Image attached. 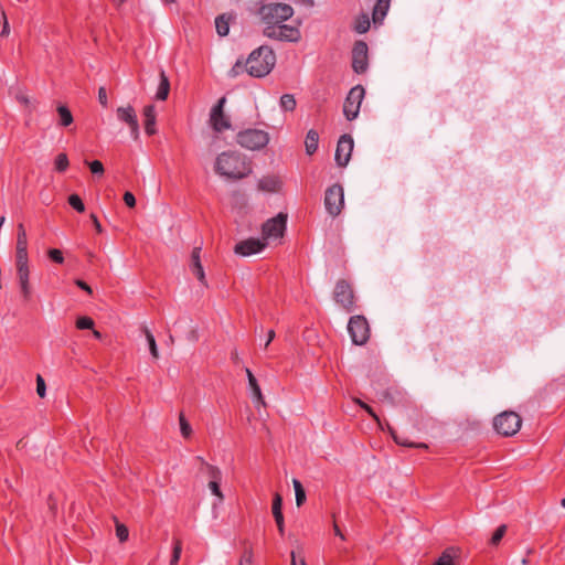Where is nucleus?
<instances>
[{"label": "nucleus", "instance_id": "obj_5", "mask_svg": "<svg viewBox=\"0 0 565 565\" xmlns=\"http://www.w3.org/2000/svg\"><path fill=\"white\" fill-rule=\"evenodd\" d=\"M333 300L347 312L355 310V295L352 285L345 279H339L333 289Z\"/></svg>", "mask_w": 565, "mask_h": 565}, {"label": "nucleus", "instance_id": "obj_49", "mask_svg": "<svg viewBox=\"0 0 565 565\" xmlns=\"http://www.w3.org/2000/svg\"><path fill=\"white\" fill-rule=\"evenodd\" d=\"M45 391H46V386H45L44 379L39 374L36 376V393L41 398H43L45 396Z\"/></svg>", "mask_w": 565, "mask_h": 565}, {"label": "nucleus", "instance_id": "obj_33", "mask_svg": "<svg viewBox=\"0 0 565 565\" xmlns=\"http://www.w3.org/2000/svg\"><path fill=\"white\" fill-rule=\"evenodd\" d=\"M179 423H180V430L184 438H190L192 435V427L186 420L183 413H180L179 415Z\"/></svg>", "mask_w": 565, "mask_h": 565}, {"label": "nucleus", "instance_id": "obj_62", "mask_svg": "<svg viewBox=\"0 0 565 565\" xmlns=\"http://www.w3.org/2000/svg\"><path fill=\"white\" fill-rule=\"evenodd\" d=\"M17 99H18L20 103L29 104V98H28L25 95H18V96H17Z\"/></svg>", "mask_w": 565, "mask_h": 565}, {"label": "nucleus", "instance_id": "obj_9", "mask_svg": "<svg viewBox=\"0 0 565 565\" xmlns=\"http://www.w3.org/2000/svg\"><path fill=\"white\" fill-rule=\"evenodd\" d=\"M365 89L362 85L352 87L343 104V114L349 121L354 120L360 111Z\"/></svg>", "mask_w": 565, "mask_h": 565}, {"label": "nucleus", "instance_id": "obj_15", "mask_svg": "<svg viewBox=\"0 0 565 565\" xmlns=\"http://www.w3.org/2000/svg\"><path fill=\"white\" fill-rule=\"evenodd\" d=\"M117 117L126 122L130 128V134L135 140L139 138V122L132 106L117 108Z\"/></svg>", "mask_w": 565, "mask_h": 565}, {"label": "nucleus", "instance_id": "obj_22", "mask_svg": "<svg viewBox=\"0 0 565 565\" xmlns=\"http://www.w3.org/2000/svg\"><path fill=\"white\" fill-rule=\"evenodd\" d=\"M170 92V82L168 76L166 75L164 71H160V83L158 86V90L156 93V99L157 100H166L169 96Z\"/></svg>", "mask_w": 565, "mask_h": 565}, {"label": "nucleus", "instance_id": "obj_32", "mask_svg": "<svg viewBox=\"0 0 565 565\" xmlns=\"http://www.w3.org/2000/svg\"><path fill=\"white\" fill-rule=\"evenodd\" d=\"M182 553V542L179 539H174L172 555L170 559V565H178Z\"/></svg>", "mask_w": 565, "mask_h": 565}, {"label": "nucleus", "instance_id": "obj_43", "mask_svg": "<svg viewBox=\"0 0 565 565\" xmlns=\"http://www.w3.org/2000/svg\"><path fill=\"white\" fill-rule=\"evenodd\" d=\"M116 535L120 542H126L128 540V529L126 525L121 523H116Z\"/></svg>", "mask_w": 565, "mask_h": 565}, {"label": "nucleus", "instance_id": "obj_1", "mask_svg": "<svg viewBox=\"0 0 565 565\" xmlns=\"http://www.w3.org/2000/svg\"><path fill=\"white\" fill-rule=\"evenodd\" d=\"M214 170L217 174L232 180H241L252 173L246 156L238 151L220 153L216 157Z\"/></svg>", "mask_w": 565, "mask_h": 565}, {"label": "nucleus", "instance_id": "obj_44", "mask_svg": "<svg viewBox=\"0 0 565 565\" xmlns=\"http://www.w3.org/2000/svg\"><path fill=\"white\" fill-rule=\"evenodd\" d=\"M47 256L52 262L56 264H63L64 262L63 253L57 248L49 249Z\"/></svg>", "mask_w": 565, "mask_h": 565}, {"label": "nucleus", "instance_id": "obj_57", "mask_svg": "<svg viewBox=\"0 0 565 565\" xmlns=\"http://www.w3.org/2000/svg\"><path fill=\"white\" fill-rule=\"evenodd\" d=\"M333 530H334V534L339 537H341L342 540H344V534L342 533L341 529L339 527L338 523L334 521L333 523Z\"/></svg>", "mask_w": 565, "mask_h": 565}, {"label": "nucleus", "instance_id": "obj_64", "mask_svg": "<svg viewBox=\"0 0 565 565\" xmlns=\"http://www.w3.org/2000/svg\"><path fill=\"white\" fill-rule=\"evenodd\" d=\"M290 565H297L295 552H291V564Z\"/></svg>", "mask_w": 565, "mask_h": 565}, {"label": "nucleus", "instance_id": "obj_45", "mask_svg": "<svg viewBox=\"0 0 565 565\" xmlns=\"http://www.w3.org/2000/svg\"><path fill=\"white\" fill-rule=\"evenodd\" d=\"M246 71L245 62L243 60H237L236 63L233 65L232 70L230 71V75L232 77H236L239 74L243 73V71Z\"/></svg>", "mask_w": 565, "mask_h": 565}, {"label": "nucleus", "instance_id": "obj_31", "mask_svg": "<svg viewBox=\"0 0 565 565\" xmlns=\"http://www.w3.org/2000/svg\"><path fill=\"white\" fill-rule=\"evenodd\" d=\"M15 248H28L26 232L22 223L18 224L17 227V244Z\"/></svg>", "mask_w": 565, "mask_h": 565}, {"label": "nucleus", "instance_id": "obj_30", "mask_svg": "<svg viewBox=\"0 0 565 565\" xmlns=\"http://www.w3.org/2000/svg\"><path fill=\"white\" fill-rule=\"evenodd\" d=\"M142 331H143L147 342L149 344L150 354L152 355L153 359H158L159 351H158V347H157L156 339H154L153 334L147 327H143Z\"/></svg>", "mask_w": 565, "mask_h": 565}, {"label": "nucleus", "instance_id": "obj_13", "mask_svg": "<svg viewBox=\"0 0 565 565\" xmlns=\"http://www.w3.org/2000/svg\"><path fill=\"white\" fill-rule=\"evenodd\" d=\"M354 141L351 135H342L335 149V162L339 167H347L351 159Z\"/></svg>", "mask_w": 565, "mask_h": 565}, {"label": "nucleus", "instance_id": "obj_41", "mask_svg": "<svg viewBox=\"0 0 565 565\" xmlns=\"http://www.w3.org/2000/svg\"><path fill=\"white\" fill-rule=\"evenodd\" d=\"M507 532V526L505 525H500L492 534L491 539H490V543L492 545H498L500 543V541L502 540V537L504 536Z\"/></svg>", "mask_w": 565, "mask_h": 565}, {"label": "nucleus", "instance_id": "obj_60", "mask_svg": "<svg viewBox=\"0 0 565 565\" xmlns=\"http://www.w3.org/2000/svg\"><path fill=\"white\" fill-rule=\"evenodd\" d=\"M195 460L200 463V470L203 471V469L209 465L203 457L198 456Z\"/></svg>", "mask_w": 565, "mask_h": 565}, {"label": "nucleus", "instance_id": "obj_3", "mask_svg": "<svg viewBox=\"0 0 565 565\" xmlns=\"http://www.w3.org/2000/svg\"><path fill=\"white\" fill-rule=\"evenodd\" d=\"M269 134L262 129L248 128L236 135V142L245 149L255 151L265 148L269 142Z\"/></svg>", "mask_w": 565, "mask_h": 565}, {"label": "nucleus", "instance_id": "obj_37", "mask_svg": "<svg viewBox=\"0 0 565 565\" xmlns=\"http://www.w3.org/2000/svg\"><path fill=\"white\" fill-rule=\"evenodd\" d=\"M370 29V20L366 14H363L361 18L356 20V23L354 25V30L362 34L365 33Z\"/></svg>", "mask_w": 565, "mask_h": 565}, {"label": "nucleus", "instance_id": "obj_7", "mask_svg": "<svg viewBox=\"0 0 565 565\" xmlns=\"http://www.w3.org/2000/svg\"><path fill=\"white\" fill-rule=\"evenodd\" d=\"M348 331L355 345H363L370 339V326L362 315L352 316L348 322Z\"/></svg>", "mask_w": 565, "mask_h": 565}, {"label": "nucleus", "instance_id": "obj_21", "mask_svg": "<svg viewBox=\"0 0 565 565\" xmlns=\"http://www.w3.org/2000/svg\"><path fill=\"white\" fill-rule=\"evenodd\" d=\"M391 0H377L373 9V21L374 23H381L390 8Z\"/></svg>", "mask_w": 565, "mask_h": 565}, {"label": "nucleus", "instance_id": "obj_42", "mask_svg": "<svg viewBox=\"0 0 565 565\" xmlns=\"http://www.w3.org/2000/svg\"><path fill=\"white\" fill-rule=\"evenodd\" d=\"M29 264L28 248H15V265Z\"/></svg>", "mask_w": 565, "mask_h": 565}, {"label": "nucleus", "instance_id": "obj_58", "mask_svg": "<svg viewBox=\"0 0 565 565\" xmlns=\"http://www.w3.org/2000/svg\"><path fill=\"white\" fill-rule=\"evenodd\" d=\"M231 360L235 363V364H239L241 362V358L238 355V352L237 350H233L232 353H231Z\"/></svg>", "mask_w": 565, "mask_h": 565}, {"label": "nucleus", "instance_id": "obj_11", "mask_svg": "<svg viewBox=\"0 0 565 565\" xmlns=\"http://www.w3.org/2000/svg\"><path fill=\"white\" fill-rule=\"evenodd\" d=\"M225 102L226 98L221 97L211 109L210 124L216 132H222L232 127L230 118L224 114Z\"/></svg>", "mask_w": 565, "mask_h": 565}, {"label": "nucleus", "instance_id": "obj_53", "mask_svg": "<svg viewBox=\"0 0 565 565\" xmlns=\"http://www.w3.org/2000/svg\"><path fill=\"white\" fill-rule=\"evenodd\" d=\"M143 117H145V118L156 117V109H154V106H153V105H147V106L143 108Z\"/></svg>", "mask_w": 565, "mask_h": 565}, {"label": "nucleus", "instance_id": "obj_51", "mask_svg": "<svg viewBox=\"0 0 565 565\" xmlns=\"http://www.w3.org/2000/svg\"><path fill=\"white\" fill-rule=\"evenodd\" d=\"M98 102L103 107H107L108 105L107 92L106 88L103 86L98 89Z\"/></svg>", "mask_w": 565, "mask_h": 565}, {"label": "nucleus", "instance_id": "obj_20", "mask_svg": "<svg viewBox=\"0 0 565 565\" xmlns=\"http://www.w3.org/2000/svg\"><path fill=\"white\" fill-rule=\"evenodd\" d=\"M459 550L456 547L446 548L434 565H456L455 559L459 556Z\"/></svg>", "mask_w": 565, "mask_h": 565}, {"label": "nucleus", "instance_id": "obj_27", "mask_svg": "<svg viewBox=\"0 0 565 565\" xmlns=\"http://www.w3.org/2000/svg\"><path fill=\"white\" fill-rule=\"evenodd\" d=\"M279 106L284 111H294L297 107L295 96L292 94H284L280 97Z\"/></svg>", "mask_w": 565, "mask_h": 565}, {"label": "nucleus", "instance_id": "obj_63", "mask_svg": "<svg viewBox=\"0 0 565 565\" xmlns=\"http://www.w3.org/2000/svg\"><path fill=\"white\" fill-rule=\"evenodd\" d=\"M93 334L96 339H102V333L97 330H93Z\"/></svg>", "mask_w": 565, "mask_h": 565}, {"label": "nucleus", "instance_id": "obj_17", "mask_svg": "<svg viewBox=\"0 0 565 565\" xmlns=\"http://www.w3.org/2000/svg\"><path fill=\"white\" fill-rule=\"evenodd\" d=\"M17 278L20 286L21 295L25 301L31 298L30 268L29 264L15 265Z\"/></svg>", "mask_w": 565, "mask_h": 565}, {"label": "nucleus", "instance_id": "obj_10", "mask_svg": "<svg viewBox=\"0 0 565 565\" xmlns=\"http://www.w3.org/2000/svg\"><path fill=\"white\" fill-rule=\"evenodd\" d=\"M287 218L288 215L280 212L275 217L267 220L262 226L263 241L282 237L287 226Z\"/></svg>", "mask_w": 565, "mask_h": 565}, {"label": "nucleus", "instance_id": "obj_19", "mask_svg": "<svg viewBox=\"0 0 565 565\" xmlns=\"http://www.w3.org/2000/svg\"><path fill=\"white\" fill-rule=\"evenodd\" d=\"M245 372H246V375L248 379V384L253 392L254 397L256 398L258 404L265 406L266 403H265L264 396L262 394V391H260V387L258 385L256 377L254 376L253 372L248 367L245 369Z\"/></svg>", "mask_w": 565, "mask_h": 565}, {"label": "nucleus", "instance_id": "obj_35", "mask_svg": "<svg viewBox=\"0 0 565 565\" xmlns=\"http://www.w3.org/2000/svg\"><path fill=\"white\" fill-rule=\"evenodd\" d=\"M282 498L279 493H275L273 499L271 511L274 518H280L282 515Z\"/></svg>", "mask_w": 565, "mask_h": 565}, {"label": "nucleus", "instance_id": "obj_23", "mask_svg": "<svg viewBox=\"0 0 565 565\" xmlns=\"http://www.w3.org/2000/svg\"><path fill=\"white\" fill-rule=\"evenodd\" d=\"M318 145H319V135L316 130L310 129L307 132L306 140H305L306 153L308 156H312L317 151Z\"/></svg>", "mask_w": 565, "mask_h": 565}, {"label": "nucleus", "instance_id": "obj_12", "mask_svg": "<svg viewBox=\"0 0 565 565\" xmlns=\"http://www.w3.org/2000/svg\"><path fill=\"white\" fill-rule=\"evenodd\" d=\"M367 44L364 41H356L352 49V68L356 74H363L369 66Z\"/></svg>", "mask_w": 565, "mask_h": 565}, {"label": "nucleus", "instance_id": "obj_38", "mask_svg": "<svg viewBox=\"0 0 565 565\" xmlns=\"http://www.w3.org/2000/svg\"><path fill=\"white\" fill-rule=\"evenodd\" d=\"M203 471L206 472V475L210 478V481H221V479H222L221 470L213 465H206V467L203 469Z\"/></svg>", "mask_w": 565, "mask_h": 565}, {"label": "nucleus", "instance_id": "obj_54", "mask_svg": "<svg viewBox=\"0 0 565 565\" xmlns=\"http://www.w3.org/2000/svg\"><path fill=\"white\" fill-rule=\"evenodd\" d=\"M274 519L276 521L279 534L284 535V533H285L284 515H281L280 518H274Z\"/></svg>", "mask_w": 565, "mask_h": 565}, {"label": "nucleus", "instance_id": "obj_16", "mask_svg": "<svg viewBox=\"0 0 565 565\" xmlns=\"http://www.w3.org/2000/svg\"><path fill=\"white\" fill-rule=\"evenodd\" d=\"M266 247V243L259 238H247L237 243L234 247L235 254L242 256H250L262 252Z\"/></svg>", "mask_w": 565, "mask_h": 565}, {"label": "nucleus", "instance_id": "obj_48", "mask_svg": "<svg viewBox=\"0 0 565 565\" xmlns=\"http://www.w3.org/2000/svg\"><path fill=\"white\" fill-rule=\"evenodd\" d=\"M90 171L93 174H103L104 173V166L99 160H94L92 162H87Z\"/></svg>", "mask_w": 565, "mask_h": 565}, {"label": "nucleus", "instance_id": "obj_26", "mask_svg": "<svg viewBox=\"0 0 565 565\" xmlns=\"http://www.w3.org/2000/svg\"><path fill=\"white\" fill-rule=\"evenodd\" d=\"M216 32L220 36H225L230 31V18L221 14L215 19Z\"/></svg>", "mask_w": 565, "mask_h": 565}, {"label": "nucleus", "instance_id": "obj_46", "mask_svg": "<svg viewBox=\"0 0 565 565\" xmlns=\"http://www.w3.org/2000/svg\"><path fill=\"white\" fill-rule=\"evenodd\" d=\"M145 131L148 136L156 134V117L145 118Z\"/></svg>", "mask_w": 565, "mask_h": 565}, {"label": "nucleus", "instance_id": "obj_6", "mask_svg": "<svg viewBox=\"0 0 565 565\" xmlns=\"http://www.w3.org/2000/svg\"><path fill=\"white\" fill-rule=\"evenodd\" d=\"M522 419L514 412H503L494 417L493 426L502 436H513L521 428Z\"/></svg>", "mask_w": 565, "mask_h": 565}, {"label": "nucleus", "instance_id": "obj_52", "mask_svg": "<svg viewBox=\"0 0 565 565\" xmlns=\"http://www.w3.org/2000/svg\"><path fill=\"white\" fill-rule=\"evenodd\" d=\"M75 285L81 288L82 290L86 291L88 295H92L93 294V290L90 288L89 285H87L84 280L82 279H76L75 280Z\"/></svg>", "mask_w": 565, "mask_h": 565}, {"label": "nucleus", "instance_id": "obj_47", "mask_svg": "<svg viewBox=\"0 0 565 565\" xmlns=\"http://www.w3.org/2000/svg\"><path fill=\"white\" fill-rule=\"evenodd\" d=\"M220 482L221 481H210L209 482V488H210L211 492L214 495H216L218 498L220 502H221V501H223L224 497H223V493H222L221 488H220Z\"/></svg>", "mask_w": 565, "mask_h": 565}, {"label": "nucleus", "instance_id": "obj_18", "mask_svg": "<svg viewBox=\"0 0 565 565\" xmlns=\"http://www.w3.org/2000/svg\"><path fill=\"white\" fill-rule=\"evenodd\" d=\"M190 269L193 273V275L196 276V278L199 279V281L202 285L207 286L204 269L201 264V247L200 246L194 247L191 253Z\"/></svg>", "mask_w": 565, "mask_h": 565}, {"label": "nucleus", "instance_id": "obj_50", "mask_svg": "<svg viewBox=\"0 0 565 565\" xmlns=\"http://www.w3.org/2000/svg\"><path fill=\"white\" fill-rule=\"evenodd\" d=\"M124 202L130 209L136 206V198H135V195L130 191H126L125 192V194H124Z\"/></svg>", "mask_w": 565, "mask_h": 565}, {"label": "nucleus", "instance_id": "obj_61", "mask_svg": "<svg viewBox=\"0 0 565 565\" xmlns=\"http://www.w3.org/2000/svg\"><path fill=\"white\" fill-rule=\"evenodd\" d=\"M9 34V24L7 21H4V24H3V28H2V31H1V35L4 36V35H8Z\"/></svg>", "mask_w": 565, "mask_h": 565}, {"label": "nucleus", "instance_id": "obj_28", "mask_svg": "<svg viewBox=\"0 0 565 565\" xmlns=\"http://www.w3.org/2000/svg\"><path fill=\"white\" fill-rule=\"evenodd\" d=\"M392 437H393L394 441L399 446L409 447V448H424V449L428 448V446L426 444L409 441L406 438L397 435L395 431H392Z\"/></svg>", "mask_w": 565, "mask_h": 565}, {"label": "nucleus", "instance_id": "obj_34", "mask_svg": "<svg viewBox=\"0 0 565 565\" xmlns=\"http://www.w3.org/2000/svg\"><path fill=\"white\" fill-rule=\"evenodd\" d=\"M68 204L76 210L78 213H83L85 211V205L83 200L78 194H71L67 199Z\"/></svg>", "mask_w": 565, "mask_h": 565}, {"label": "nucleus", "instance_id": "obj_24", "mask_svg": "<svg viewBox=\"0 0 565 565\" xmlns=\"http://www.w3.org/2000/svg\"><path fill=\"white\" fill-rule=\"evenodd\" d=\"M56 111L58 114L60 120L58 125L62 127H68L73 122V115L67 106L65 105H58L56 108Z\"/></svg>", "mask_w": 565, "mask_h": 565}, {"label": "nucleus", "instance_id": "obj_2", "mask_svg": "<svg viewBox=\"0 0 565 565\" xmlns=\"http://www.w3.org/2000/svg\"><path fill=\"white\" fill-rule=\"evenodd\" d=\"M275 63L274 51L267 45H262L254 50L245 61L246 72L253 77L260 78L271 72Z\"/></svg>", "mask_w": 565, "mask_h": 565}, {"label": "nucleus", "instance_id": "obj_39", "mask_svg": "<svg viewBox=\"0 0 565 565\" xmlns=\"http://www.w3.org/2000/svg\"><path fill=\"white\" fill-rule=\"evenodd\" d=\"M94 320L90 317L84 316L76 320V328L79 330H87L94 328Z\"/></svg>", "mask_w": 565, "mask_h": 565}, {"label": "nucleus", "instance_id": "obj_59", "mask_svg": "<svg viewBox=\"0 0 565 565\" xmlns=\"http://www.w3.org/2000/svg\"><path fill=\"white\" fill-rule=\"evenodd\" d=\"M275 339V331L274 330H269L268 331V338H267V341L265 343V349L268 348V345L270 344V342Z\"/></svg>", "mask_w": 565, "mask_h": 565}, {"label": "nucleus", "instance_id": "obj_29", "mask_svg": "<svg viewBox=\"0 0 565 565\" xmlns=\"http://www.w3.org/2000/svg\"><path fill=\"white\" fill-rule=\"evenodd\" d=\"M295 494H296V504L297 507H301L306 502V491L302 487V483L298 479L292 480Z\"/></svg>", "mask_w": 565, "mask_h": 565}, {"label": "nucleus", "instance_id": "obj_25", "mask_svg": "<svg viewBox=\"0 0 565 565\" xmlns=\"http://www.w3.org/2000/svg\"><path fill=\"white\" fill-rule=\"evenodd\" d=\"M279 181L275 177H264L258 182V188L262 191L275 192L278 190Z\"/></svg>", "mask_w": 565, "mask_h": 565}, {"label": "nucleus", "instance_id": "obj_55", "mask_svg": "<svg viewBox=\"0 0 565 565\" xmlns=\"http://www.w3.org/2000/svg\"><path fill=\"white\" fill-rule=\"evenodd\" d=\"M90 218L93 221V224H94L97 233H102L103 232V227H102L97 216L95 214H90Z\"/></svg>", "mask_w": 565, "mask_h": 565}, {"label": "nucleus", "instance_id": "obj_36", "mask_svg": "<svg viewBox=\"0 0 565 565\" xmlns=\"http://www.w3.org/2000/svg\"><path fill=\"white\" fill-rule=\"evenodd\" d=\"M55 170L57 172H64L68 168V158L66 153H58L55 158Z\"/></svg>", "mask_w": 565, "mask_h": 565}, {"label": "nucleus", "instance_id": "obj_14", "mask_svg": "<svg viewBox=\"0 0 565 565\" xmlns=\"http://www.w3.org/2000/svg\"><path fill=\"white\" fill-rule=\"evenodd\" d=\"M277 24H268L264 29V35L277 39V40H286V41H297L299 38V31L296 28L288 26L286 24L279 25Z\"/></svg>", "mask_w": 565, "mask_h": 565}, {"label": "nucleus", "instance_id": "obj_56", "mask_svg": "<svg viewBox=\"0 0 565 565\" xmlns=\"http://www.w3.org/2000/svg\"><path fill=\"white\" fill-rule=\"evenodd\" d=\"M362 408H363V409H364L369 415H371L374 419L379 420L377 415L375 414V412L373 411V408H372L370 405H367V404H363V405H362Z\"/></svg>", "mask_w": 565, "mask_h": 565}, {"label": "nucleus", "instance_id": "obj_40", "mask_svg": "<svg viewBox=\"0 0 565 565\" xmlns=\"http://www.w3.org/2000/svg\"><path fill=\"white\" fill-rule=\"evenodd\" d=\"M238 565H253V551L250 546L245 545Z\"/></svg>", "mask_w": 565, "mask_h": 565}, {"label": "nucleus", "instance_id": "obj_8", "mask_svg": "<svg viewBox=\"0 0 565 565\" xmlns=\"http://www.w3.org/2000/svg\"><path fill=\"white\" fill-rule=\"evenodd\" d=\"M344 205V191L341 184L335 183L329 186L324 193V206L327 212L335 217L338 216Z\"/></svg>", "mask_w": 565, "mask_h": 565}, {"label": "nucleus", "instance_id": "obj_4", "mask_svg": "<svg viewBox=\"0 0 565 565\" xmlns=\"http://www.w3.org/2000/svg\"><path fill=\"white\" fill-rule=\"evenodd\" d=\"M294 14V10L289 4L269 3L264 4L259 9V15L266 24H280L287 21Z\"/></svg>", "mask_w": 565, "mask_h": 565}]
</instances>
